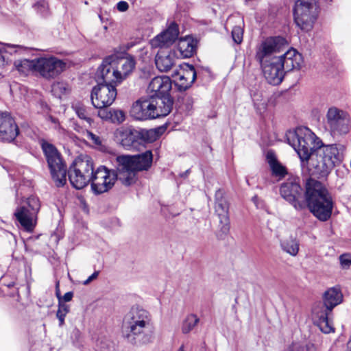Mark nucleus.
<instances>
[{"instance_id": "f257e3e1", "label": "nucleus", "mask_w": 351, "mask_h": 351, "mask_svg": "<svg viewBox=\"0 0 351 351\" xmlns=\"http://www.w3.org/2000/svg\"><path fill=\"white\" fill-rule=\"evenodd\" d=\"M288 143L299 156L302 169L312 176H328L343 160L345 147L340 144L324 145L310 129L298 127L286 133Z\"/></svg>"}, {"instance_id": "f03ea898", "label": "nucleus", "mask_w": 351, "mask_h": 351, "mask_svg": "<svg viewBox=\"0 0 351 351\" xmlns=\"http://www.w3.org/2000/svg\"><path fill=\"white\" fill-rule=\"evenodd\" d=\"M150 313L139 306H133L125 315L123 322V337L134 346H147L154 341Z\"/></svg>"}, {"instance_id": "7ed1b4c3", "label": "nucleus", "mask_w": 351, "mask_h": 351, "mask_svg": "<svg viewBox=\"0 0 351 351\" xmlns=\"http://www.w3.org/2000/svg\"><path fill=\"white\" fill-rule=\"evenodd\" d=\"M305 208L319 221H326L331 217L333 200L327 189L319 181L308 179L306 183Z\"/></svg>"}, {"instance_id": "20e7f679", "label": "nucleus", "mask_w": 351, "mask_h": 351, "mask_svg": "<svg viewBox=\"0 0 351 351\" xmlns=\"http://www.w3.org/2000/svg\"><path fill=\"white\" fill-rule=\"evenodd\" d=\"M152 160L153 154L150 150L134 156H117L115 160V167L119 171L121 183L125 186L134 184L137 180V172L149 169Z\"/></svg>"}, {"instance_id": "39448f33", "label": "nucleus", "mask_w": 351, "mask_h": 351, "mask_svg": "<svg viewBox=\"0 0 351 351\" xmlns=\"http://www.w3.org/2000/svg\"><path fill=\"white\" fill-rule=\"evenodd\" d=\"M40 208L39 199L36 196H30L16 207L14 216L25 231L32 232L37 223V215Z\"/></svg>"}, {"instance_id": "423d86ee", "label": "nucleus", "mask_w": 351, "mask_h": 351, "mask_svg": "<svg viewBox=\"0 0 351 351\" xmlns=\"http://www.w3.org/2000/svg\"><path fill=\"white\" fill-rule=\"evenodd\" d=\"M93 160L86 155L77 158L68 170V176L72 186L82 189L90 181L93 173Z\"/></svg>"}, {"instance_id": "0eeeda50", "label": "nucleus", "mask_w": 351, "mask_h": 351, "mask_svg": "<svg viewBox=\"0 0 351 351\" xmlns=\"http://www.w3.org/2000/svg\"><path fill=\"white\" fill-rule=\"evenodd\" d=\"M52 178L58 186H63L66 182V169L61 155L56 147L46 141L41 144Z\"/></svg>"}, {"instance_id": "6e6552de", "label": "nucleus", "mask_w": 351, "mask_h": 351, "mask_svg": "<svg viewBox=\"0 0 351 351\" xmlns=\"http://www.w3.org/2000/svg\"><path fill=\"white\" fill-rule=\"evenodd\" d=\"M317 16L315 0H297L293 8L294 21L302 30L308 32L313 27Z\"/></svg>"}, {"instance_id": "1a4fd4ad", "label": "nucleus", "mask_w": 351, "mask_h": 351, "mask_svg": "<svg viewBox=\"0 0 351 351\" xmlns=\"http://www.w3.org/2000/svg\"><path fill=\"white\" fill-rule=\"evenodd\" d=\"M280 194L295 210L305 209V192L300 184L299 178L291 177L282 182L280 187Z\"/></svg>"}, {"instance_id": "9d476101", "label": "nucleus", "mask_w": 351, "mask_h": 351, "mask_svg": "<svg viewBox=\"0 0 351 351\" xmlns=\"http://www.w3.org/2000/svg\"><path fill=\"white\" fill-rule=\"evenodd\" d=\"M117 180H120V175L117 168L114 170L100 166L95 171L93 170L90 181L91 189L96 195L102 194L110 191Z\"/></svg>"}, {"instance_id": "9b49d317", "label": "nucleus", "mask_w": 351, "mask_h": 351, "mask_svg": "<svg viewBox=\"0 0 351 351\" xmlns=\"http://www.w3.org/2000/svg\"><path fill=\"white\" fill-rule=\"evenodd\" d=\"M66 69V63L54 56L36 58V73L46 80H52L60 75Z\"/></svg>"}, {"instance_id": "f8f14e48", "label": "nucleus", "mask_w": 351, "mask_h": 351, "mask_svg": "<svg viewBox=\"0 0 351 351\" xmlns=\"http://www.w3.org/2000/svg\"><path fill=\"white\" fill-rule=\"evenodd\" d=\"M97 85L94 86L91 92V101L96 108H107L114 101L117 92L115 85L103 84L97 80Z\"/></svg>"}, {"instance_id": "ddd939ff", "label": "nucleus", "mask_w": 351, "mask_h": 351, "mask_svg": "<svg viewBox=\"0 0 351 351\" xmlns=\"http://www.w3.org/2000/svg\"><path fill=\"white\" fill-rule=\"evenodd\" d=\"M327 125L333 136L346 134L350 131L347 114L335 107L330 108L326 114Z\"/></svg>"}, {"instance_id": "4468645a", "label": "nucleus", "mask_w": 351, "mask_h": 351, "mask_svg": "<svg viewBox=\"0 0 351 351\" xmlns=\"http://www.w3.org/2000/svg\"><path fill=\"white\" fill-rule=\"evenodd\" d=\"M215 211L219 220L217 237L223 238L230 231L229 204L224 192L220 189L215 193Z\"/></svg>"}, {"instance_id": "2eb2a0df", "label": "nucleus", "mask_w": 351, "mask_h": 351, "mask_svg": "<svg viewBox=\"0 0 351 351\" xmlns=\"http://www.w3.org/2000/svg\"><path fill=\"white\" fill-rule=\"evenodd\" d=\"M286 46V40L280 36L269 38L263 41L258 47L256 59L258 62L270 60L273 57H277L276 53L280 52Z\"/></svg>"}, {"instance_id": "dca6fc26", "label": "nucleus", "mask_w": 351, "mask_h": 351, "mask_svg": "<svg viewBox=\"0 0 351 351\" xmlns=\"http://www.w3.org/2000/svg\"><path fill=\"white\" fill-rule=\"evenodd\" d=\"M332 310L323 302L316 303L312 308V319L320 330L326 334L335 332L332 323L330 319Z\"/></svg>"}, {"instance_id": "f3484780", "label": "nucleus", "mask_w": 351, "mask_h": 351, "mask_svg": "<svg viewBox=\"0 0 351 351\" xmlns=\"http://www.w3.org/2000/svg\"><path fill=\"white\" fill-rule=\"evenodd\" d=\"M19 134L14 119L7 112H0V141L13 142Z\"/></svg>"}, {"instance_id": "a211bd4d", "label": "nucleus", "mask_w": 351, "mask_h": 351, "mask_svg": "<svg viewBox=\"0 0 351 351\" xmlns=\"http://www.w3.org/2000/svg\"><path fill=\"white\" fill-rule=\"evenodd\" d=\"M259 63L264 77L268 83L273 85H278L281 83L285 73L276 57H273L270 60Z\"/></svg>"}, {"instance_id": "6ab92c4d", "label": "nucleus", "mask_w": 351, "mask_h": 351, "mask_svg": "<svg viewBox=\"0 0 351 351\" xmlns=\"http://www.w3.org/2000/svg\"><path fill=\"white\" fill-rule=\"evenodd\" d=\"M172 77L176 78V86L180 91H185L191 86L197 77L195 69L193 65L184 64L180 70H176Z\"/></svg>"}, {"instance_id": "aec40b11", "label": "nucleus", "mask_w": 351, "mask_h": 351, "mask_svg": "<svg viewBox=\"0 0 351 351\" xmlns=\"http://www.w3.org/2000/svg\"><path fill=\"white\" fill-rule=\"evenodd\" d=\"M154 99L136 101L132 106L130 114L137 120H147L157 118L156 112L154 110Z\"/></svg>"}, {"instance_id": "412c9836", "label": "nucleus", "mask_w": 351, "mask_h": 351, "mask_svg": "<svg viewBox=\"0 0 351 351\" xmlns=\"http://www.w3.org/2000/svg\"><path fill=\"white\" fill-rule=\"evenodd\" d=\"M178 35V25L173 22L167 29L152 38L150 45L152 48L169 47L177 40Z\"/></svg>"}, {"instance_id": "4be33fe9", "label": "nucleus", "mask_w": 351, "mask_h": 351, "mask_svg": "<svg viewBox=\"0 0 351 351\" xmlns=\"http://www.w3.org/2000/svg\"><path fill=\"white\" fill-rule=\"evenodd\" d=\"M115 136L125 149H137L140 145L138 130L132 128H120L116 130Z\"/></svg>"}, {"instance_id": "5701e85b", "label": "nucleus", "mask_w": 351, "mask_h": 351, "mask_svg": "<svg viewBox=\"0 0 351 351\" xmlns=\"http://www.w3.org/2000/svg\"><path fill=\"white\" fill-rule=\"evenodd\" d=\"M171 89V80L168 76L154 77L149 84L147 90L152 93L151 98H158L169 95Z\"/></svg>"}, {"instance_id": "b1692460", "label": "nucleus", "mask_w": 351, "mask_h": 351, "mask_svg": "<svg viewBox=\"0 0 351 351\" xmlns=\"http://www.w3.org/2000/svg\"><path fill=\"white\" fill-rule=\"evenodd\" d=\"M97 79L103 84L114 85L113 84L121 83L122 80L119 79L115 67L109 58L104 60L101 65L97 71Z\"/></svg>"}, {"instance_id": "393cba45", "label": "nucleus", "mask_w": 351, "mask_h": 351, "mask_svg": "<svg viewBox=\"0 0 351 351\" xmlns=\"http://www.w3.org/2000/svg\"><path fill=\"white\" fill-rule=\"evenodd\" d=\"M276 58L278 60L285 73L299 70L302 63V56L296 50L291 49Z\"/></svg>"}, {"instance_id": "a878e982", "label": "nucleus", "mask_w": 351, "mask_h": 351, "mask_svg": "<svg viewBox=\"0 0 351 351\" xmlns=\"http://www.w3.org/2000/svg\"><path fill=\"white\" fill-rule=\"evenodd\" d=\"M113 66L115 67L116 71L119 76V79L122 81L131 73L135 66V61L132 57H110Z\"/></svg>"}, {"instance_id": "bb28decb", "label": "nucleus", "mask_w": 351, "mask_h": 351, "mask_svg": "<svg viewBox=\"0 0 351 351\" xmlns=\"http://www.w3.org/2000/svg\"><path fill=\"white\" fill-rule=\"evenodd\" d=\"M176 54L171 51H158L155 57L156 68L160 72H168L170 71L176 65Z\"/></svg>"}, {"instance_id": "cd10ccee", "label": "nucleus", "mask_w": 351, "mask_h": 351, "mask_svg": "<svg viewBox=\"0 0 351 351\" xmlns=\"http://www.w3.org/2000/svg\"><path fill=\"white\" fill-rule=\"evenodd\" d=\"M343 293L338 287H334L327 289L323 295V303L330 309L340 304L343 302Z\"/></svg>"}, {"instance_id": "c85d7f7f", "label": "nucleus", "mask_w": 351, "mask_h": 351, "mask_svg": "<svg viewBox=\"0 0 351 351\" xmlns=\"http://www.w3.org/2000/svg\"><path fill=\"white\" fill-rule=\"evenodd\" d=\"M173 100L170 95L154 98V110L158 114L157 118L165 117L169 114L172 109Z\"/></svg>"}, {"instance_id": "c756f323", "label": "nucleus", "mask_w": 351, "mask_h": 351, "mask_svg": "<svg viewBox=\"0 0 351 351\" xmlns=\"http://www.w3.org/2000/svg\"><path fill=\"white\" fill-rule=\"evenodd\" d=\"M196 47L197 41L189 36L181 38L178 43V50L184 58L191 57L195 52Z\"/></svg>"}, {"instance_id": "7c9ffc66", "label": "nucleus", "mask_w": 351, "mask_h": 351, "mask_svg": "<svg viewBox=\"0 0 351 351\" xmlns=\"http://www.w3.org/2000/svg\"><path fill=\"white\" fill-rule=\"evenodd\" d=\"M280 247L283 252L291 256H296L300 250V242L295 237H290L280 241Z\"/></svg>"}, {"instance_id": "2f4dec72", "label": "nucleus", "mask_w": 351, "mask_h": 351, "mask_svg": "<svg viewBox=\"0 0 351 351\" xmlns=\"http://www.w3.org/2000/svg\"><path fill=\"white\" fill-rule=\"evenodd\" d=\"M16 69L21 74L27 75L29 73H36V58L16 60L14 63Z\"/></svg>"}, {"instance_id": "473e14b6", "label": "nucleus", "mask_w": 351, "mask_h": 351, "mask_svg": "<svg viewBox=\"0 0 351 351\" xmlns=\"http://www.w3.org/2000/svg\"><path fill=\"white\" fill-rule=\"evenodd\" d=\"M267 159L274 176L281 178L287 173L286 168L276 160L274 154L268 153Z\"/></svg>"}, {"instance_id": "72a5a7b5", "label": "nucleus", "mask_w": 351, "mask_h": 351, "mask_svg": "<svg viewBox=\"0 0 351 351\" xmlns=\"http://www.w3.org/2000/svg\"><path fill=\"white\" fill-rule=\"evenodd\" d=\"M73 108L80 119L86 121L90 125L92 124L93 120L91 117L93 113L90 108H86L84 105L77 103L73 105Z\"/></svg>"}, {"instance_id": "f704fd0d", "label": "nucleus", "mask_w": 351, "mask_h": 351, "mask_svg": "<svg viewBox=\"0 0 351 351\" xmlns=\"http://www.w3.org/2000/svg\"><path fill=\"white\" fill-rule=\"evenodd\" d=\"M138 134L140 145L144 143H152L160 136L158 129L138 130Z\"/></svg>"}, {"instance_id": "c9c22d12", "label": "nucleus", "mask_w": 351, "mask_h": 351, "mask_svg": "<svg viewBox=\"0 0 351 351\" xmlns=\"http://www.w3.org/2000/svg\"><path fill=\"white\" fill-rule=\"evenodd\" d=\"M199 322V317L193 313L188 315L182 324V332L188 334L192 331Z\"/></svg>"}, {"instance_id": "e433bc0d", "label": "nucleus", "mask_w": 351, "mask_h": 351, "mask_svg": "<svg viewBox=\"0 0 351 351\" xmlns=\"http://www.w3.org/2000/svg\"><path fill=\"white\" fill-rule=\"evenodd\" d=\"M68 90L67 84L62 82H55L51 86V93L58 98H61L63 95L67 93Z\"/></svg>"}, {"instance_id": "4c0bfd02", "label": "nucleus", "mask_w": 351, "mask_h": 351, "mask_svg": "<svg viewBox=\"0 0 351 351\" xmlns=\"http://www.w3.org/2000/svg\"><path fill=\"white\" fill-rule=\"evenodd\" d=\"M243 30L240 26H234L232 30V37L234 43L240 44L243 40Z\"/></svg>"}, {"instance_id": "58836bf2", "label": "nucleus", "mask_w": 351, "mask_h": 351, "mask_svg": "<svg viewBox=\"0 0 351 351\" xmlns=\"http://www.w3.org/2000/svg\"><path fill=\"white\" fill-rule=\"evenodd\" d=\"M112 117L110 121L112 123H121L125 121V113L121 110H112Z\"/></svg>"}, {"instance_id": "ea45409f", "label": "nucleus", "mask_w": 351, "mask_h": 351, "mask_svg": "<svg viewBox=\"0 0 351 351\" xmlns=\"http://www.w3.org/2000/svg\"><path fill=\"white\" fill-rule=\"evenodd\" d=\"M5 50L10 53H21L26 50V48L22 45L5 44Z\"/></svg>"}, {"instance_id": "a19ab883", "label": "nucleus", "mask_w": 351, "mask_h": 351, "mask_svg": "<svg viewBox=\"0 0 351 351\" xmlns=\"http://www.w3.org/2000/svg\"><path fill=\"white\" fill-rule=\"evenodd\" d=\"M98 109V117H99L101 119L104 120H110V118L112 117L111 110H108L106 109V108H101Z\"/></svg>"}, {"instance_id": "79ce46f5", "label": "nucleus", "mask_w": 351, "mask_h": 351, "mask_svg": "<svg viewBox=\"0 0 351 351\" xmlns=\"http://www.w3.org/2000/svg\"><path fill=\"white\" fill-rule=\"evenodd\" d=\"M34 8L36 10H37L38 12H40L42 14H44L48 8V5L47 2L44 0H40L36 2L34 5Z\"/></svg>"}, {"instance_id": "37998d69", "label": "nucleus", "mask_w": 351, "mask_h": 351, "mask_svg": "<svg viewBox=\"0 0 351 351\" xmlns=\"http://www.w3.org/2000/svg\"><path fill=\"white\" fill-rule=\"evenodd\" d=\"M69 311V306L62 302H58V309L56 315H62L65 317Z\"/></svg>"}, {"instance_id": "c03bdc74", "label": "nucleus", "mask_w": 351, "mask_h": 351, "mask_svg": "<svg viewBox=\"0 0 351 351\" xmlns=\"http://www.w3.org/2000/svg\"><path fill=\"white\" fill-rule=\"evenodd\" d=\"M339 259L341 264L343 267H348L350 265H351V259L348 258V254L341 255Z\"/></svg>"}, {"instance_id": "a18cd8bd", "label": "nucleus", "mask_w": 351, "mask_h": 351, "mask_svg": "<svg viewBox=\"0 0 351 351\" xmlns=\"http://www.w3.org/2000/svg\"><path fill=\"white\" fill-rule=\"evenodd\" d=\"M129 5L126 1H121L117 4V8L120 12H125L128 10Z\"/></svg>"}, {"instance_id": "49530a36", "label": "nucleus", "mask_w": 351, "mask_h": 351, "mask_svg": "<svg viewBox=\"0 0 351 351\" xmlns=\"http://www.w3.org/2000/svg\"><path fill=\"white\" fill-rule=\"evenodd\" d=\"M73 297V293L72 291H69L64 293L63 296H61V301L63 303L70 302Z\"/></svg>"}, {"instance_id": "de8ad7c7", "label": "nucleus", "mask_w": 351, "mask_h": 351, "mask_svg": "<svg viewBox=\"0 0 351 351\" xmlns=\"http://www.w3.org/2000/svg\"><path fill=\"white\" fill-rule=\"evenodd\" d=\"M87 137L92 140L95 144L99 145L101 143L99 138L91 132H87Z\"/></svg>"}, {"instance_id": "09e8293b", "label": "nucleus", "mask_w": 351, "mask_h": 351, "mask_svg": "<svg viewBox=\"0 0 351 351\" xmlns=\"http://www.w3.org/2000/svg\"><path fill=\"white\" fill-rule=\"evenodd\" d=\"M99 271H95L91 276H90L84 282V285H88L91 281L96 279L99 276Z\"/></svg>"}, {"instance_id": "8fccbe9b", "label": "nucleus", "mask_w": 351, "mask_h": 351, "mask_svg": "<svg viewBox=\"0 0 351 351\" xmlns=\"http://www.w3.org/2000/svg\"><path fill=\"white\" fill-rule=\"evenodd\" d=\"M72 337H74L76 341H79L81 337L80 331L78 329L75 328L72 332Z\"/></svg>"}, {"instance_id": "3c124183", "label": "nucleus", "mask_w": 351, "mask_h": 351, "mask_svg": "<svg viewBox=\"0 0 351 351\" xmlns=\"http://www.w3.org/2000/svg\"><path fill=\"white\" fill-rule=\"evenodd\" d=\"M56 295L58 300V302H62L61 301V294H60V289H59V282L58 281L56 282Z\"/></svg>"}, {"instance_id": "603ef678", "label": "nucleus", "mask_w": 351, "mask_h": 351, "mask_svg": "<svg viewBox=\"0 0 351 351\" xmlns=\"http://www.w3.org/2000/svg\"><path fill=\"white\" fill-rule=\"evenodd\" d=\"M97 346L98 348L101 351H106V350L107 344L106 343H103V342L101 341H98L97 343Z\"/></svg>"}, {"instance_id": "864d4df0", "label": "nucleus", "mask_w": 351, "mask_h": 351, "mask_svg": "<svg viewBox=\"0 0 351 351\" xmlns=\"http://www.w3.org/2000/svg\"><path fill=\"white\" fill-rule=\"evenodd\" d=\"M292 350H295V351H302L303 350V349L300 346V345H299L298 343H294L292 345Z\"/></svg>"}, {"instance_id": "5fc2aeb1", "label": "nucleus", "mask_w": 351, "mask_h": 351, "mask_svg": "<svg viewBox=\"0 0 351 351\" xmlns=\"http://www.w3.org/2000/svg\"><path fill=\"white\" fill-rule=\"evenodd\" d=\"M306 351H317V348L313 344L309 343L306 345Z\"/></svg>"}, {"instance_id": "6e6d98bb", "label": "nucleus", "mask_w": 351, "mask_h": 351, "mask_svg": "<svg viewBox=\"0 0 351 351\" xmlns=\"http://www.w3.org/2000/svg\"><path fill=\"white\" fill-rule=\"evenodd\" d=\"M59 322H60V326H62L64 322V317L62 315H56Z\"/></svg>"}, {"instance_id": "4d7b16f0", "label": "nucleus", "mask_w": 351, "mask_h": 351, "mask_svg": "<svg viewBox=\"0 0 351 351\" xmlns=\"http://www.w3.org/2000/svg\"><path fill=\"white\" fill-rule=\"evenodd\" d=\"M178 351H184V346H181L180 348H179Z\"/></svg>"}, {"instance_id": "13d9d810", "label": "nucleus", "mask_w": 351, "mask_h": 351, "mask_svg": "<svg viewBox=\"0 0 351 351\" xmlns=\"http://www.w3.org/2000/svg\"><path fill=\"white\" fill-rule=\"evenodd\" d=\"M348 345H350V344H351V337L350 338V339H349V341H348Z\"/></svg>"}]
</instances>
